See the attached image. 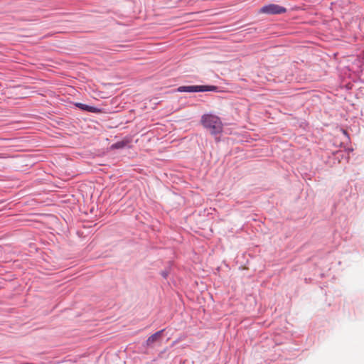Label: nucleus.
Masks as SVG:
<instances>
[{
    "label": "nucleus",
    "mask_w": 364,
    "mask_h": 364,
    "mask_svg": "<svg viewBox=\"0 0 364 364\" xmlns=\"http://www.w3.org/2000/svg\"><path fill=\"white\" fill-rule=\"evenodd\" d=\"M201 123L212 134H217L223 131V124L220 118L213 114H204Z\"/></svg>",
    "instance_id": "nucleus-1"
},
{
    "label": "nucleus",
    "mask_w": 364,
    "mask_h": 364,
    "mask_svg": "<svg viewBox=\"0 0 364 364\" xmlns=\"http://www.w3.org/2000/svg\"><path fill=\"white\" fill-rule=\"evenodd\" d=\"M217 90L216 86L213 85H190V86H180L178 87L177 91L180 92H206L215 91Z\"/></svg>",
    "instance_id": "nucleus-2"
},
{
    "label": "nucleus",
    "mask_w": 364,
    "mask_h": 364,
    "mask_svg": "<svg viewBox=\"0 0 364 364\" xmlns=\"http://www.w3.org/2000/svg\"><path fill=\"white\" fill-rule=\"evenodd\" d=\"M287 9L277 4H271L261 8L260 12L268 14H280L285 13Z\"/></svg>",
    "instance_id": "nucleus-3"
},
{
    "label": "nucleus",
    "mask_w": 364,
    "mask_h": 364,
    "mask_svg": "<svg viewBox=\"0 0 364 364\" xmlns=\"http://www.w3.org/2000/svg\"><path fill=\"white\" fill-rule=\"evenodd\" d=\"M163 331L164 330L159 331L150 336L146 341V346L150 347L152 346L154 343L159 342L162 338Z\"/></svg>",
    "instance_id": "nucleus-4"
},
{
    "label": "nucleus",
    "mask_w": 364,
    "mask_h": 364,
    "mask_svg": "<svg viewBox=\"0 0 364 364\" xmlns=\"http://www.w3.org/2000/svg\"><path fill=\"white\" fill-rule=\"evenodd\" d=\"M76 106L77 107L80 108L81 109L87 110V111H89L91 112H97L99 111L97 108H95L94 107H90V106H88L87 105L82 104V103H77V104H76Z\"/></svg>",
    "instance_id": "nucleus-5"
},
{
    "label": "nucleus",
    "mask_w": 364,
    "mask_h": 364,
    "mask_svg": "<svg viewBox=\"0 0 364 364\" xmlns=\"http://www.w3.org/2000/svg\"><path fill=\"white\" fill-rule=\"evenodd\" d=\"M125 146V143L123 141H119L112 145V149H122Z\"/></svg>",
    "instance_id": "nucleus-6"
}]
</instances>
